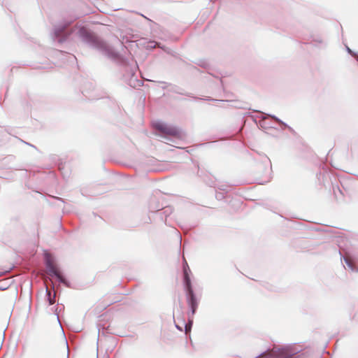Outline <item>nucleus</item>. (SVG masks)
Here are the masks:
<instances>
[{
    "label": "nucleus",
    "mask_w": 358,
    "mask_h": 358,
    "mask_svg": "<svg viewBox=\"0 0 358 358\" xmlns=\"http://www.w3.org/2000/svg\"><path fill=\"white\" fill-rule=\"evenodd\" d=\"M154 127L157 131H159V132H161L162 134H163L164 135L176 137V138H181L182 137L181 131L176 127L169 125V124H166L163 122H156L154 124Z\"/></svg>",
    "instance_id": "obj_1"
},
{
    "label": "nucleus",
    "mask_w": 358,
    "mask_h": 358,
    "mask_svg": "<svg viewBox=\"0 0 358 358\" xmlns=\"http://www.w3.org/2000/svg\"><path fill=\"white\" fill-rule=\"evenodd\" d=\"M187 292V295L189 297L188 303L192 309V314H194L197 308L198 303L194 296L192 287L186 288Z\"/></svg>",
    "instance_id": "obj_2"
},
{
    "label": "nucleus",
    "mask_w": 358,
    "mask_h": 358,
    "mask_svg": "<svg viewBox=\"0 0 358 358\" xmlns=\"http://www.w3.org/2000/svg\"><path fill=\"white\" fill-rule=\"evenodd\" d=\"M189 268H184V282H185L186 288L192 287L191 280H190V278L189 275Z\"/></svg>",
    "instance_id": "obj_3"
},
{
    "label": "nucleus",
    "mask_w": 358,
    "mask_h": 358,
    "mask_svg": "<svg viewBox=\"0 0 358 358\" xmlns=\"http://www.w3.org/2000/svg\"><path fill=\"white\" fill-rule=\"evenodd\" d=\"M48 267H49L50 271L52 273H53L54 275H55L57 277H59V272L55 266H54L53 264H50Z\"/></svg>",
    "instance_id": "obj_4"
},
{
    "label": "nucleus",
    "mask_w": 358,
    "mask_h": 358,
    "mask_svg": "<svg viewBox=\"0 0 358 358\" xmlns=\"http://www.w3.org/2000/svg\"><path fill=\"white\" fill-rule=\"evenodd\" d=\"M48 267H49L50 271L52 273H53L54 275H55L57 277H59V272L55 266H54L53 264H50Z\"/></svg>",
    "instance_id": "obj_5"
},
{
    "label": "nucleus",
    "mask_w": 358,
    "mask_h": 358,
    "mask_svg": "<svg viewBox=\"0 0 358 358\" xmlns=\"http://www.w3.org/2000/svg\"><path fill=\"white\" fill-rule=\"evenodd\" d=\"M48 294L49 295V298H48V300H49V304H50V305H52V304H53V303H55V301H54V299H52L50 297V292H48Z\"/></svg>",
    "instance_id": "obj_6"
},
{
    "label": "nucleus",
    "mask_w": 358,
    "mask_h": 358,
    "mask_svg": "<svg viewBox=\"0 0 358 358\" xmlns=\"http://www.w3.org/2000/svg\"><path fill=\"white\" fill-rule=\"evenodd\" d=\"M357 59H358V56H357Z\"/></svg>",
    "instance_id": "obj_7"
}]
</instances>
